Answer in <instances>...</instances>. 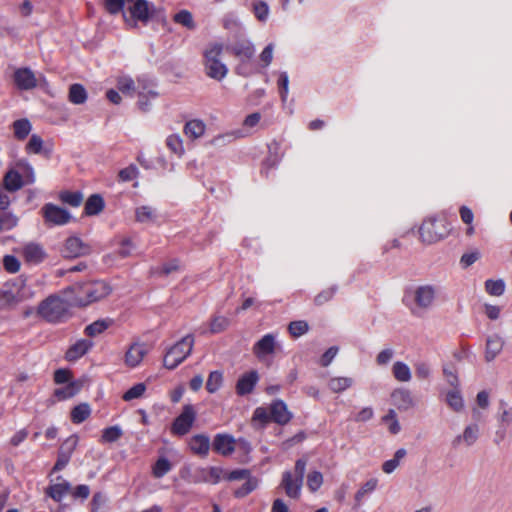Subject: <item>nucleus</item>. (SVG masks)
Returning a JSON list of instances; mask_svg holds the SVG:
<instances>
[{"label":"nucleus","instance_id":"f257e3e1","mask_svg":"<svg viewBox=\"0 0 512 512\" xmlns=\"http://www.w3.org/2000/svg\"><path fill=\"white\" fill-rule=\"evenodd\" d=\"M69 290L74 293L73 302L77 306H87L107 297L112 289L105 281L97 280L86 283H75Z\"/></svg>","mask_w":512,"mask_h":512},{"label":"nucleus","instance_id":"f03ea898","mask_svg":"<svg viewBox=\"0 0 512 512\" xmlns=\"http://www.w3.org/2000/svg\"><path fill=\"white\" fill-rule=\"evenodd\" d=\"M195 339L188 334L169 347L163 357V366L168 370H174L184 362L192 353Z\"/></svg>","mask_w":512,"mask_h":512},{"label":"nucleus","instance_id":"7ed1b4c3","mask_svg":"<svg viewBox=\"0 0 512 512\" xmlns=\"http://www.w3.org/2000/svg\"><path fill=\"white\" fill-rule=\"evenodd\" d=\"M223 45L214 43L204 52V67L208 77L221 81L228 73L227 66L221 61Z\"/></svg>","mask_w":512,"mask_h":512},{"label":"nucleus","instance_id":"20e7f679","mask_svg":"<svg viewBox=\"0 0 512 512\" xmlns=\"http://www.w3.org/2000/svg\"><path fill=\"white\" fill-rule=\"evenodd\" d=\"M68 304L59 296H49L38 307V314L50 323L63 322L68 317Z\"/></svg>","mask_w":512,"mask_h":512},{"label":"nucleus","instance_id":"39448f33","mask_svg":"<svg viewBox=\"0 0 512 512\" xmlns=\"http://www.w3.org/2000/svg\"><path fill=\"white\" fill-rule=\"evenodd\" d=\"M419 234L422 242L432 244L448 234V227L444 219L428 218L420 226Z\"/></svg>","mask_w":512,"mask_h":512},{"label":"nucleus","instance_id":"423d86ee","mask_svg":"<svg viewBox=\"0 0 512 512\" xmlns=\"http://www.w3.org/2000/svg\"><path fill=\"white\" fill-rule=\"evenodd\" d=\"M196 416V410L193 405H184L181 413L174 419L171 424V434L174 436H184L188 434L193 427Z\"/></svg>","mask_w":512,"mask_h":512},{"label":"nucleus","instance_id":"0eeeda50","mask_svg":"<svg viewBox=\"0 0 512 512\" xmlns=\"http://www.w3.org/2000/svg\"><path fill=\"white\" fill-rule=\"evenodd\" d=\"M44 221L49 226H62L70 222L71 214L68 210L53 203H46L41 208Z\"/></svg>","mask_w":512,"mask_h":512},{"label":"nucleus","instance_id":"6e6552de","mask_svg":"<svg viewBox=\"0 0 512 512\" xmlns=\"http://www.w3.org/2000/svg\"><path fill=\"white\" fill-rule=\"evenodd\" d=\"M78 439L76 436L67 438L60 446L56 463L53 466V471H60L69 463L72 453L77 446Z\"/></svg>","mask_w":512,"mask_h":512},{"label":"nucleus","instance_id":"1a4fd4ad","mask_svg":"<svg viewBox=\"0 0 512 512\" xmlns=\"http://www.w3.org/2000/svg\"><path fill=\"white\" fill-rule=\"evenodd\" d=\"M129 13L133 20L146 24L155 13L154 5L147 0H136L129 7Z\"/></svg>","mask_w":512,"mask_h":512},{"label":"nucleus","instance_id":"9d476101","mask_svg":"<svg viewBox=\"0 0 512 512\" xmlns=\"http://www.w3.org/2000/svg\"><path fill=\"white\" fill-rule=\"evenodd\" d=\"M227 51L232 53L239 61H252L255 56V47L247 39H241L227 47Z\"/></svg>","mask_w":512,"mask_h":512},{"label":"nucleus","instance_id":"9b49d317","mask_svg":"<svg viewBox=\"0 0 512 512\" xmlns=\"http://www.w3.org/2000/svg\"><path fill=\"white\" fill-rule=\"evenodd\" d=\"M302 485L303 481L293 476L291 471H284L279 488H282L289 498L298 499L301 495Z\"/></svg>","mask_w":512,"mask_h":512},{"label":"nucleus","instance_id":"f8f14e48","mask_svg":"<svg viewBox=\"0 0 512 512\" xmlns=\"http://www.w3.org/2000/svg\"><path fill=\"white\" fill-rule=\"evenodd\" d=\"M259 381V374L256 370L242 374L236 382L235 391L238 396H246L253 392Z\"/></svg>","mask_w":512,"mask_h":512},{"label":"nucleus","instance_id":"ddd939ff","mask_svg":"<svg viewBox=\"0 0 512 512\" xmlns=\"http://www.w3.org/2000/svg\"><path fill=\"white\" fill-rule=\"evenodd\" d=\"M13 80L20 90H32L37 86V79L34 72L27 67L16 69L13 74Z\"/></svg>","mask_w":512,"mask_h":512},{"label":"nucleus","instance_id":"4468645a","mask_svg":"<svg viewBox=\"0 0 512 512\" xmlns=\"http://www.w3.org/2000/svg\"><path fill=\"white\" fill-rule=\"evenodd\" d=\"M253 354L259 360H264L268 355H272L276 350L275 336L271 333L264 335L253 346Z\"/></svg>","mask_w":512,"mask_h":512},{"label":"nucleus","instance_id":"2eb2a0df","mask_svg":"<svg viewBox=\"0 0 512 512\" xmlns=\"http://www.w3.org/2000/svg\"><path fill=\"white\" fill-rule=\"evenodd\" d=\"M88 251V246H86L80 238L69 237L65 240L61 254L65 258H77L87 254Z\"/></svg>","mask_w":512,"mask_h":512},{"label":"nucleus","instance_id":"dca6fc26","mask_svg":"<svg viewBox=\"0 0 512 512\" xmlns=\"http://www.w3.org/2000/svg\"><path fill=\"white\" fill-rule=\"evenodd\" d=\"M236 440L232 435L218 433L214 436L213 450L222 455L229 456L235 451Z\"/></svg>","mask_w":512,"mask_h":512},{"label":"nucleus","instance_id":"f3484780","mask_svg":"<svg viewBox=\"0 0 512 512\" xmlns=\"http://www.w3.org/2000/svg\"><path fill=\"white\" fill-rule=\"evenodd\" d=\"M269 410L272 422L279 425L287 424L292 418V414L288 411L287 405L280 399L272 401Z\"/></svg>","mask_w":512,"mask_h":512},{"label":"nucleus","instance_id":"a211bd4d","mask_svg":"<svg viewBox=\"0 0 512 512\" xmlns=\"http://www.w3.org/2000/svg\"><path fill=\"white\" fill-rule=\"evenodd\" d=\"M435 298V289L431 285H423L416 288L414 292V301L417 308H429Z\"/></svg>","mask_w":512,"mask_h":512},{"label":"nucleus","instance_id":"6ab92c4d","mask_svg":"<svg viewBox=\"0 0 512 512\" xmlns=\"http://www.w3.org/2000/svg\"><path fill=\"white\" fill-rule=\"evenodd\" d=\"M224 471L220 467H207V468H200L197 470L195 474V483H210V484H217L220 482L221 478L223 477Z\"/></svg>","mask_w":512,"mask_h":512},{"label":"nucleus","instance_id":"aec40b11","mask_svg":"<svg viewBox=\"0 0 512 512\" xmlns=\"http://www.w3.org/2000/svg\"><path fill=\"white\" fill-rule=\"evenodd\" d=\"M57 483L51 484L46 489V494L55 502H61L63 498L70 494L71 484L63 479L62 476L57 477Z\"/></svg>","mask_w":512,"mask_h":512},{"label":"nucleus","instance_id":"412c9836","mask_svg":"<svg viewBox=\"0 0 512 512\" xmlns=\"http://www.w3.org/2000/svg\"><path fill=\"white\" fill-rule=\"evenodd\" d=\"M391 400L392 404L401 411H407L414 406L412 394L405 388L395 389L391 394Z\"/></svg>","mask_w":512,"mask_h":512},{"label":"nucleus","instance_id":"4be33fe9","mask_svg":"<svg viewBox=\"0 0 512 512\" xmlns=\"http://www.w3.org/2000/svg\"><path fill=\"white\" fill-rule=\"evenodd\" d=\"M147 354V349L143 343H133L125 354V364L130 368L137 367Z\"/></svg>","mask_w":512,"mask_h":512},{"label":"nucleus","instance_id":"5701e85b","mask_svg":"<svg viewBox=\"0 0 512 512\" xmlns=\"http://www.w3.org/2000/svg\"><path fill=\"white\" fill-rule=\"evenodd\" d=\"M93 346V342L88 339H80L68 348L65 353V359L69 362L76 361L84 356Z\"/></svg>","mask_w":512,"mask_h":512},{"label":"nucleus","instance_id":"b1692460","mask_svg":"<svg viewBox=\"0 0 512 512\" xmlns=\"http://www.w3.org/2000/svg\"><path fill=\"white\" fill-rule=\"evenodd\" d=\"M188 445L193 454L206 457L210 450V439L205 434H196L190 438Z\"/></svg>","mask_w":512,"mask_h":512},{"label":"nucleus","instance_id":"393cba45","mask_svg":"<svg viewBox=\"0 0 512 512\" xmlns=\"http://www.w3.org/2000/svg\"><path fill=\"white\" fill-rule=\"evenodd\" d=\"M23 256L26 262L38 264L46 258V253L41 245L30 243L24 247Z\"/></svg>","mask_w":512,"mask_h":512},{"label":"nucleus","instance_id":"a878e982","mask_svg":"<svg viewBox=\"0 0 512 512\" xmlns=\"http://www.w3.org/2000/svg\"><path fill=\"white\" fill-rule=\"evenodd\" d=\"M105 202L100 194H92L88 197L84 206V214L87 216L98 215L103 211Z\"/></svg>","mask_w":512,"mask_h":512},{"label":"nucleus","instance_id":"bb28decb","mask_svg":"<svg viewBox=\"0 0 512 512\" xmlns=\"http://www.w3.org/2000/svg\"><path fill=\"white\" fill-rule=\"evenodd\" d=\"M23 185L22 176L16 170H9L3 177V186L9 192L18 191Z\"/></svg>","mask_w":512,"mask_h":512},{"label":"nucleus","instance_id":"cd10ccee","mask_svg":"<svg viewBox=\"0 0 512 512\" xmlns=\"http://www.w3.org/2000/svg\"><path fill=\"white\" fill-rule=\"evenodd\" d=\"M82 388V384L78 381H72L66 384L64 387L57 388L54 390V396L59 400H67L77 395Z\"/></svg>","mask_w":512,"mask_h":512},{"label":"nucleus","instance_id":"c85d7f7f","mask_svg":"<svg viewBox=\"0 0 512 512\" xmlns=\"http://www.w3.org/2000/svg\"><path fill=\"white\" fill-rule=\"evenodd\" d=\"M503 348V341L502 339L497 336H491L486 341V352H485V358L487 361H492L502 350Z\"/></svg>","mask_w":512,"mask_h":512},{"label":"nucleus","instance_id":"c756f323","mask_svg":"<svg viewBox=\"0 0 512 512\" xmlns=\"http://www.w3.org/2000/svg\"><path fill=\"white\" fill-rule=\"evenodd\" d=\"M112 323H113V320H111V319L96 320L93 323H91L85 327L84 333L88 337H95L99 334H102L105 330H107L111 326Z\"/></svg>","mask_w":512,"mask_h":512},{"label":"nucleus","instance_id":"7c9ffc66","mask_svg":"<svg viewBox=\"0 0 512 512\" xmlns=\"http://www.w3.org/2000/svg\"><path fill=\"white\" fill-rule=\"evenodd\" d=\"M479 427L477 424L469 425L465 428L462 435L457 436L453 445L456 446L461 440H463L468 446L474 444L478 439Z\"/></svg>","mask_w":512,"mask_h":512},{"label":"nucleus","instance_id":"2f4dec72","mask_svg":"<svg viewBox=\"0 0 512 512\" xmlns=\"http://www.w3.org/2000/svg\"><path fill=\"white\" fill-rule=\"evenodd\" d=\"M13 132L17 140H24L30 134L32 126L28 119L22 118L13 122Z\"/></svg>","mask_w":512,"mask_h":512},{"label":"nucleus","instance_id":"473e14b6","mask_svg":"<svg viewBox=\"0 0 512 512\" xmlns=\"http://www.w3.org/2000/svg\"><path fill=\"white\" fill-rule=\"evenodd\" d=\"M205 128L202 121L190 120L184 126V134L191 139H197L204 134Z\"/></svg>","mask_w":512,"mask_h":512},{"label":"nucleus","instance_id":"72a5a7b5","mask_svg":"<svg viewBox=\"0 0 512 512\" xmlns=\"http://www.w3.org/2000/svg\"><path fill=\"white\" fill-rule=\"evenodd\" d=\"M68 99L71 103L80 105L86 102L87 92L82 84H72L69 88Z\"/></svg>","mask_w":512,"mask_h":512},{"label":"nucleus","instance_id":"f704fd0d","mask_svg":"<svg viewBox=\"0 0 512 512\" xmlns=\"http://www.w3.org/2000/svg\"><path fill=\"white\" fill-rule=\"evenodd\" d=\"M90 414L91 409L89 404L80 403L71 410L70 418L74 424H80L84 422L90 416Z\"/></svg>","mask_w":512,"mask_h":512},{"label":"nucleus","instance_id":"c9c22d12","mask_svg":"<svg viewBox=\"0 0 512 512\" xmlns=\"http://www.w3.org/2000/svg\"><path fill=\"white\" fill-rule=\"evenodd\" d=\"M156 218L155 209L151 206L143 205L135 209V220L139 223L154 222Z\"/></svg>","mask_w":512,"mask_h":512},{"label":"nucleus","instance_id":"e433bc0d","mask_svg":"<svg viewBox=\"0 0 512 512\" xmlns=\"http://www.w3.org/2000/svg\"><path fill=\"white\" fill-rule=\"evenodd\" d=\"M259 484V480L257 477L252 476L249 479L245 480L244 484L233 490V495L235 498L241 499L252 493Z\"/></svg>","mask_w":512,"mask_h":512},{"label":"nucleus","instance_id":"4c0bfd02","mask_svg":"<svg viewBox=\"0 0 512 512\" xmlns=\"http://www.w3.org/2000/svg\"><path fill=\"white\" fill-rule=\"evenodd\" d=\"M181 269L179 259H172L163 263L161 266L152 269V273L156 276H168L171 273L178 272Z\"/></svg>","mask_w":512,"mask_h":512},{"label":"nucleus","instance_id":"58836bf2","mask_svg":"<svg viewBox=\"0 0 512 512\" xmlns=\"http://www.w3.org/2000/svg\"><path fill=\"white\" fill-rule=\"evenodd\" d=\"M59 199L71 207H79L83 202V194L80 191L64 190L59 193Z\"/></svg>","mask_w":512,"mask_h":512},{"label":"nucleus","instance_id":"ea45409f","mask_svg":"<svg viewBox=\"0 0 512 512\" xmlns=\"http://www.w3.org/2000/svg\"><path fill=\"white\" fill-rule=\"evenodd\" d=\"M353 385L350 377H333L328 382L329 389L334 393H341Z\"/></svg>","mask_w":512,"mask_h":512},{"label":"nucleus","instance_id":"a19ab883","mask_svg":"<svg viewBox=\"0 0 512 512\" xmlns=\"http://www.w3.org/2000/svg\"><path fill=\"white\" fill-rule=\"evenodd\" d=\"M171 469V462L165 457H159L152 466V475L154 478L160 479L170 472Z\"/></svg>","mask_w":512,"mask_h":512},{"label":"nucleus","instance_id":"79ce46f5","mask_svg":"<svg viewBox=\"0 0 512 512\" xmlns=\"http://www.w3.org/2000/svg\"><path fill=\"white\" fill-rule=\"evenodd\" d=\"M392 373L394 378L400 382H408L411 379L409 366L401 361H397L393 364Z\"/></svg>","mask_w":512,"mask_h":512},{"label":"nucleus","instance_id":"37998d69","mask_svg":"<svg viewBox=\"0 0 512 512\" xmlns=\"http://www.w3.org/2000/svg\"><path fill=\"white\" fill-rule=\"evenodd\" d=\"M173 21L177 24L182 25L188 30H194L196 24L194 22L192 13L186 9L180 10L173 16Z\"/></svg>","mask_w":512,"mask_h":512},{"label":"nucleus","instance_id":"c03bdc74","mask_svg":"<svg viewBox=\"0 0 512 512\" xmlns=\"http://www.w3.org/2000/svg\"><path fill=\"white\" fill-rule=\"evenodd\" d=\"M223 384V372L219 370L212 371L206 382V390L213 394L217 392Z\"/></svg>","mask_w":512,"mask_h":512},{"label":"nucleus","instance_id":"a18cd8bd","mask_svg":"<svg viewBox=\"0 0 512 512\" xmlns=\"http://www.w3.org/2000/svg\"><path fill=\"white\" fill-rule=\"evenodd\" d=\"M485 290L491 296H501L505 291V283L502 279H488L485 282Z\"/></svg>","mask_w":512,"mask_h":512},{"label":"nucleus","instance_id":"49530a36","mask_svg":"<svg viewBox=\"0 0 512 512\" xmlns=\"http://www.w3.org/2000/svg\"><path fill=\"white\" fill-rule=\"evenodd\" d=\"M377 479L372 478L364 483L355 494L356 507L361 505V501L367 493L374 491L377 487Z\"/></svg>","mask_w":512,"mask_h":512},{"label":"nucleus","instance_id":"de8ad7c7","mask_svg":"<svg viewBox=\"0 0 512 512\" xmlns=\"http://www.w3.org/2000/svg\"><path fill=\"white\" fill-rule=\"evenodd\" d=\"M166 146L172 153L181 156L184 153L183 141L177 134L169 135L166 139Z\"/></svg>","mask_w":512,"mask_h":512},{"label":"nucleus","instance_id":"09e8293b","mask_svg":"<svg viewBox=\"0 0 512 512\" xmlns=\"http://www.w3.org/2000/svg\"><path fill=\"white\" fill-rule=\"evenodd\" d=\"M122 430L118 426H110L102 431L101 442L113 443L122 436Z\"/></svg>","mask_w":512,"mask_h":512},{"label":"nucleus","instance_id":"8fccbe9b","mask_svg":"<svg viewBox=\"0 0 512 512\" xmlns=\"http://www.w3.org/2000/svg\"><path fill=\"white\" fill-rule=\"evenodd\" d=\"M446 401L449 407H451L456 412H459L463 409V398L460 392L457 390L449 391L446 396Z\"/></svg>","mask_w":512,"mask_h":512},{"label":"nucleus","instance_id":"3c124183","mask_svg":"<svg viewBox=\"0 0 512 512\" xmlns=\"http://www.w3.org/2000/svg\"><path fill=\"white\" fill-rule=\"evenodd\" d=\"M309 330V325L304 320L292 321L288 326L290 335L294 338H298Z\"/></svg>","mask_w":512,"mask_h":512},{"label":"nucleus","instance_id":"603ef678","mask_svg":"<svg viewBox=\"0 0 512 512\" xmlns=\"http://www.w3.org/2000/svg\"><path fill=\"white\" fill-rule=\"evenodd\" d=\"M230 325V320L224 316H215L210 323V332L213 334L225 331Z\"/></svg>","mask_w":512,"mask_h":512},{"label":"nucleus","instance_id":"864d4df0","mask_svg":"<svg viewBox=\"0 0 512 512\" xmlns=\"http://www.w3.org/2000/svg\"><path fill=\"white\" fill-rule=\"evenodd\" d=\"M146 391V385L144 383H137L129 388L122 396L124 401H131L140 398Z\"/></svg>","mask_w":512,"mask_h":512},{"label":"nucleus","instance_id":"5fc2aeb1","mask_svg":"<svg viewBox=\"0 0 512 512\" xmlns=\"http://www.w3.org/2000/svg\"><path fill=\"white\" fill-rule=\"evenodd\" d=\"M336 292H337V286H331V287H328V288L322 290L320 293H318L314 297L315 305L321 306V305H324L325 303L329 302L334 297Z\"/></svg>","mask_w":512,"mask_h":512},{"label":"nucleus","instance_id":"6e6d98bb","mask_svg":"<svg viewBox=\"0 0 512 512\" xmlns=\"http://www.w3.org/2000/svg\"><path fill=\"white\" fill-rule=\"evenodd\" d=\"M252 421L259 422L263 426L272 422L269 408L257 407L253 412Z\"/></svg>","mask_w":512,"mask_h":512},{"label":"nucleus","instance_id":"4d7b16f0","mask_svg":"<svg viewBox=\"0 0 512 512\" xmlns=\"http://www.w3.org/2000/svg\"><path fill=\"white\" fill-rule=\"evenodd\" d=\"M382 420L389 425L388 429L391 434L399 433L401 427L397 420L396 412L393 409H390Z\"/></svg>","mask_w":512,"mask_h":512},{"label":"nucleus","instance_id":"13d9d810","mask_svg":"<svg viewBox=\"0 0 512 512\" xmlns=\"http://www.w3.org/2000/svg\"><path fill=\"white\" fill-rule=\"evenodd\" d=\"M43 148V140L42 138L37 135L33 134L27 145H26V152L29 154H40Z\"/></svg>","mask_w":512,"mask_h":512},{"label":"nucleus","instance_id":"bf43d9fd","mask_svg":"<svg viewBox=\"0 0 512 512\" xmlns=\"http://www.w3.org/2000/svg\"><path fill=\"white\" fill-rule=\"evenodd\" d=\"M250 477L252 475L248 469H235L223 474V478L227 481L247 480Z\"/></svg>","mask_w":512,"mask_h":512},{"label":"nucleus","instance_id":"052dcab7","mask_svg":"<svg viewBox=\"0 0 512 512\" xmlns=\"http://www.w3.org/2000/svg\"><path fill=\"white\" fill-rule=\"evenodd\" d=\"M4 269L11 274L17 273L20 270V261L14 255H5L3 258Z\"/></svg>","mask_w":512,"mask_h":512},{"label":"nucleus","instance_id":"680f3d73","mask_svg":"<svg viewBox=\"0 0 512 512\" xmlns=\"http://www.w3.org/2000/svg\"><path fill=\"white\" fill-rule=\"evenodd\" d=\"M253 12L259 21H266L269 14V7L264 1H257L253 4Z\"/></svg>","mask_w":512,"mask_h":512},{"label":"nucleus","instance_id":"e2e57ef3","mask_svg":"<svg viewBox=\"0 0 512 512\" xmlns=\"http://www.w3.org/2000/svg\"><path fill=\"white\" fill-rule=\"evenodd\" d=\"M323 483V476L319 471H313L307 476V486L312 491H317Z\"/></svg>","mask_w":512,"mask_h":512},{"label":"nucleus","instance_id":"0e129e2a","mask_svg":"<svg viewBox=\"0 0 512 512\" xmlns=\"http://www.w3.org/2000/svg\"><path fill=\"white\" fill-rule=\"evenodd\" d=\"M117 88L122 93H128L134 91L135 83L134 80L129 76H121L117 78Z\"/></svg>","mask_w":512,"mask_h":512},{"label":"nucleus","instance_id":"69168bd1","mask_svg":"<svg viewBox=\"0 0 512 512\" xmlns=\"http://www.w3.org/2000/svg\"><path fill=\"white\" fill-rule=\"evenodd\" d=\"M139 174V171H138V168L136 167V165L134 164H131L123 169H121L119 171V179L124 181V182H127V181H131L135 178H137Z\"/></svg>","mask_w":512,"mask_h":512},{"label":"nucleus","instance_id":"338daca9","mask_svg":"<svg viewBox=\"0 0 512 512\" xmlns=\"http://www.w3.org/2000/svg\"><path fill=\"white\" fill-rule=\"evenodd\" d=\"M70 495L73 499L86 500L90 495V488L86 484H80L74 488L71 487Z\"/></svg>","mask_w":512,"mask_h":512},{"label":"nucleus","instance_id":"774afa93","mask_svg":"<svg viewBox=\"0 0 512 512\" xmlns=\"http://www.w3.org/2000/svg\"><path fill=\"white\" fill-rule=\"evenodd\" d=\"M18 219L10 213L0 214V231L10 230L17 225Z\"/></svg>","mask_w":512,"mask_h":512}]
</instances>
